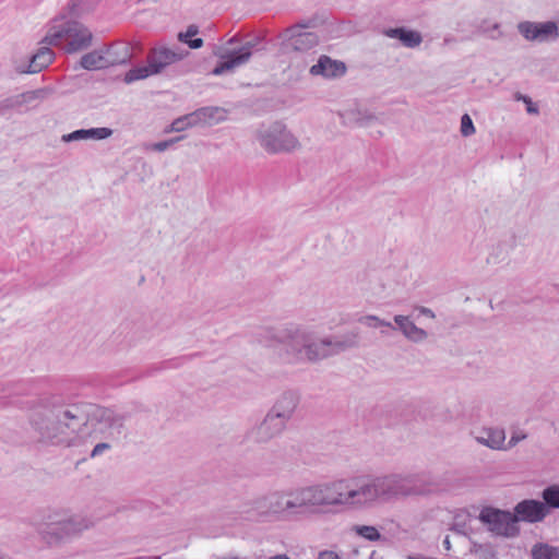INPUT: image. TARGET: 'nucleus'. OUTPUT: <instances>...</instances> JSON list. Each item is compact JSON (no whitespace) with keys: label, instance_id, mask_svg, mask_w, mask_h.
<instances>
[{"label":"nucleus","instance_id":"1","mask_svg":"<svg viewBox=\"0 0 559 559\" xmlns=\"http://www.w3.org/2000/svg\"><path fill=\"white\" fill-rule=\"evenodd\" d=\"M390 483L386 478L369 479L366 477H355L348 480H337L322 485V490L328 506H361L389 495Z\"/></svg>","mask_w":559,"mask_h":559},{"label":"nucleus","instance_id":"2","mask_svg":"<svg viewBox=\"0 0 559 559\" xmlns=\"http://www.w3.org/2000/svg\"><path fill=\"white\" fill-rule=\"evenodd\" d=\"M92 33L78 22L67 21L64 17L53 20L43 43L51 46H62L67 52H75L91 45Z\"/></svg>","mask_w":559,"mask_h":559},{"label":"nucleus","instance_id":"3","mask_svg":"<svg viewBox=\"0 0 559 559\" xmlns=\"http://www.w3.org/2000/svg\"><path fill=\"white\" fill-rule=\"evenodd\" d=\"M188 52L180 49H170L166 46H157L150 50L147 64L135 67L124 75V81L131 83L160 73L166 67L182 60Z\"/></svg>","mask_w":559,"mask_h":559},{"label":"nucleus","instance_id":"4","mask_svg":"<svg viewBox=\"0 0 559 559\" xmlns=\"http://www.w3.org/2000/svg\"><path fill=\"white\" fill-rule=\"evenodd\" d=\"M276 511H285L300 508L325 507L326 501L322 486L302 488L281 498Z\"/></svg>","mask_w":559,"mask_h":559},{"label":"nucleus","instance_id":"5","mask_svg":"<svg viewBox=\"0 0 559 559\" xmlns=\"http://www.w3.org/2000/svg\"><path fill=\"white\" fill-rule=\"evenodd\" d=\"M480 520L489 525L491 532L502 536H513L518 532L516 518L510 512L484 509Z\"/></svg>","mask_w":559,"mask_h":559},{"label":"nucleus","instance_id":"6","mask_svg":"<svg viewBox=\"0 0 559 559\" xmlns=\"http://www.w3.org/2000/svg\"><path fill=\"white\" fill-rule=\"evenodd\" d=\"M521 34L530 40H546L558 36V27L555 22L532 23L524 22L519 25Z\"/></svg>","mask_w":559,"mask_h":559},{"label":"nucleus","instance_id":"7","mask_svg":"<svg viewBox=\"0 0 559 559\" xmlns=\"http://www.w3.org/2000/svg\"><path fill=\"white\" fill-rule=\"evenodd\" d=\"M265 150L276 153L282 151H292L297 146L295 136L285 129H281L275 133L266 134L262 140Z\"/></svg>","mask_w":559,"mask_h":559},{"label":"nucleus","instance_id":"8","mask_svg":"<svg viewBox=\"0 0 559 559\" xmlns=\"http://www.w3.org/2000/svg\"><path fill=\"white\" fill-rule=\"evenodd\" d=\"M251 57V45L248 44L237 51H231L222 56L224 59L212 71L214 75H221L224 72L231 71L249 61Z\"/></svg>","mask_w":559,"mask_h":559},{"label":"nucleus","instance_id":"9","mask_svg":"<svg viewBox=\"0 0 559 559\" xmlns=\"http://www.w3.org/2000/svg\"><path fill=\"white\" fill-rule=\"evenodd\" d=\"M548 510L545 504L536 500H524L515 507V518L527 522L542 521Z\"/></svg>","mask_w":559,"mask_h":559},{"label":"nucleus","instance_id":"10","mask_svg":"<svg viewBox=\"0 0 559 559\" xmlns=\"http://www.w3.org/2000/svg\"><path fill=\"white\" fill-rule=\"evenodd\" d=\"M346 66L342 61L333 60L328 56L320 57L317 64L310 68L312 75H322L324 78H337L344 75Z\"/></svg>","mask_w":559,"mask_h":559},{"label":"nucleus","instance_id":"11","mask_svg":"<svg viewBox=\"0 0 559 559\" xmlns=\"http://www.w3.org/2000/svg\"><path fill=\"white\" fill-rule=\"evenodd\" d=\"M53 59V51L48 47H43L32 57L27 72L38 73L47 68Z\"/></svg>","mask_w":559,"mask_h":559},{"label":"nucleus","instance_id":"12","mask_svg":"<svg viewBox=\"0 0 559 559\" xmlns=\"http://www.w3.org/2000/svg\"><path fill=\"white\" fill-rule=\"evenodd\" d=\"M80 531L81 527H79V525L74 523L72 520L58 522L52 524V527L47 533L49 536H47L46 538L48 543H51L52 536H56V539H59L75 534Z\"/></svg>","mask_w":559,"mask_h":559},{"label":"nucleus","instance_id":"13","mask_svg":"<svg viewBox=\"0 0 559 559\" xmlns=\"http://www.w3.org/2000/svg\"><path fill=\"white\" fill-rule=\"evenodd\" d=\"M111 61L99 51H92L81 58V67L86 70H98L107 68Z\"/></svg>","mask_w":559,"mask_h":559},{"label":"nucleus","instance_id":"14","mask_svg":"<svg viewBox=\"0 0 559 559\" xmlns=\"http://www.w3.org/2000/svg\"><path fill=\"white\" fill-rule=\"evenodd\" d=\"M386 35L392 38H399L407 47H416L421 43L419 33L404 28H391L386 32Z\"/></svg>","mask_w":559,"mask_h":559},{"label":"nucleus","instance_id":"15","mask_svg":"<svg viewBox=\"0 0 559 559\" xmlns=\"http://www.w3.org/2000/svg\"><path fill=\"white\" fill-rule=\"evenodd\" d=\"M478 440L491 449H503L506 435L501 429H488Z\"/></svg>","mask_w":559,"mask_h":559},{"label":"nucleus","instance_id":"16","mask_svg":"<svg viewBox=\"0 0 559 559\" xmlns=\"http://www.w3.org/2000/svg\"><path fill=\"white\" fill-rule=\"evenodd\" d=\"M395 322L400 325V328L403 330L404 334L414 341L423 340L426 336V333L424 330L418 329L412 321L408 320V318L403 316H396Z\"/></svg>","mask_w":559,"mask_h":559},{"label":"nucleus","instance_id":"17","mask_svg":"<svg viewBox=\"0 0 559 559\" xmlns=\"http://www.w3.org/2000/svg\"><path fill=\"white\" fill-rule=\"evenodd\" d=\"M533 559H559V548L548 544H537L532 549Z\"/></svg>","mask_w":559,"mask_h":559},{"label":"nucleus","instance_id":"18","mask_svg":"<svg viewBox=\"0 0 559 559\" xmlns=\"http://www.w3.org/2000/svg\"><path fill=\"white\" fill-rule=\"evenodd\" d=\"M199 33V28L195 25H190L185 33L178 34V39L185 44H187L192 49H198L203 46V39L194 38L191 39Z\"/></svg>","mask_w":559,"mask_h":559},{"label":"nucleus","instance_id":"19","mask_svg":"<svg viewBox=\"0 0 559 559\" xmlns=\"http://www.w3.org/2000/svg\"><path fill=\"white\" fill-rule=\"evenodd\" d=\"M316 350L312 348L313 345H309L306 347V356L309 360H317L320 358H323L331 353H333L332 344L331 343H322L320 345H314Z\"/></svg>","mask_w":559,"mask_h":559},{"label":"nucleus","instance_id":"20","mask_svg":"<svg viewBox=\"0 0 559 559\" xmlns=\"http://www.w3.org/2000/svg\"><path fill=\"white\" fill-rule=\"evenodd\" d=\"M90 134L95 135L98 139H105L111 134V131L107 128H98V129H92V130H79L73 132L70 135V139H83L88 136Z\"/></svg>","mask_w":559,"mask_h":559},{"label":"nucleus","instance_id":"21","mask_svg":"<svg viewBox=\"0 0 559 559\" xmlns=\"http://www.w3.org/2000/svg\"><path fill=\"white\" fill-rule=\"evenodd\" d=\"M545 502L552 508H559V485L546 488L543 492Z\"/></svg>","mask_w":559,"mask_h":559},{"label":"nucleus","instance_id":"22","mask_svg":"<svg viewBox=\"0 0 559 559\" xmlns=\"http://www.w3.org/2000/svg\"><path fill=\"white\" fill-rule=\"evenodd\" d=\"M283 427V416L281 414L269 415L261 426V430L266 432L271 428H276L280 431Z\"/></svg>","mask_w":559,"mask_h":559},{"label":"nucleus","instance_id":"23","mask_svg":"<svg viewBox=\"0 0 559 559\" xmlns=\"http://www.w3.org/2000/svg\"><path fill=\"white\" fill-rule=\"evenodd\" d=\"M357 533L360 536H362L369 540H377L380 538V534H379L378 530L373 526H367V525L360 526L357 528Z\"/></svg>","mask_w":559,"mask_h":559},{"label":"nucleus","instance_id":"24","mask_svg":"<svg viewBox=\"0 0 559 559\" xmlns=\"http://www.w3.org/2000/svg\"><path fill=\"white\" fill-rule=\"evenodd\" d=\"M461 132L464 136H468L475 132V128L471 117L465 114L461 119Z\"/></svg>","mask_w":559,"mask_h":559},{"label":"nucleus","instance_id":"25","mask_svg":"<svg viewBox=\"0 0 559 559\" xmlns=\"http://www.w3.org/2000/svg\"><path fill=\"white\" fill-rule=\"evenodd\" d=\"M179 140H180V138L162 141V142L154 143V144L150 145L147 148L152 150V151L163 152Z\"/></svg>","mask_w":559,"mask_h":559},{"label":"nucleus","instance_id":"26","mask_svg":"<svg viewBox=\"0 0 559 559\" xmlns=\"http://www.w3.org/2000/svg\"><path fill=\"white\" fill-rule=\"evenodd\" d=\"M307 43L309 45L316 44V36L311 33L299 34L294 43L295 47L298 48V44Z\"/></svg>","mask_w":559,"mask_h":559},{"label":"nucleus","instance_id":"27","mask_svg":"<svg viewBox=\"0 0 559 559\" xmlns=\"http://www.w3.org/2000/svg\"><path fill=\"white\" fill-rule=\"evenodd\" d=\"M187 122H186V119L183 118H179V119H176L169 127L168 130H166V132H173V131H182L187 128Z\"/></svg>","mask_w":559,"mask_h":559},{"label":"nucleus","instance_id":"28","mask_svg":"<svg viewBox=\"0 0 559 559\" xmlns=\"http://www.w3.org/2000/svg\"><path fill=\"white\" fill-rule=\"evenodd\" d=\"M518 99H522L527 105V112L537 114V107L532 103V100L527 96H520Z\"/></svg>","mask_w":559,"mask_h":559},{"label":"nucleus","instance_id":"29","mask_svg":"<svg viewBox=\"0 0 559 559\" xmlns=\"http://www.w3.org/2000/svg\"><path fill=\"white\" fill-rule=\"evenodd\" d=\"M109 444L107 443H98L92 451V456H96L100 454L104 450L108 449Z\"/></svg>","mask_w":559,"mask_h":559},{"label":"nucleus","instance_id":"30","mask_svg":"<svg viewBox=\"0 0 559 559\" xmlns=\"http://www.w3.org/2000/svg\"><path fill=\"white\" fill-rule=\"evenodd\" d=\"M523 438H524V436H523V437H521V438H516V439L512 438V439L510 440V442H509V447L514 445L519 440H521V439H523Z\"/></svg>","mask_w":559,"mask_h":559},{"label":"nucleus","instance_id":"31","mask_svg":"<svg viewBox=\"0 0 559 559\" xmlns=\"http://www.w3.org/2000/svg\"><path fill=\"white\" fill-rule=\"evenodd\" d=\"M271 559H289L287 556H284V555H280V556H275Z\"/></svg>","mask_w":559,"mask_h":559},{"label":"nucleus","instance_id":"32","mask_svg":"<svg viewBox=\"0 0 559 559\" xmlns=\"http://www.w3.org/2000/svg\"><path fill=\"white\" fill-rule=\"evenodd\" d=\"M423 312L427 316L433 317L432 312L429 309H423Z\"/></svg>","mask_w":559,"mask_h":559},{"label":"nucleus","instance_id":"33","mask_svg":"<svg viewBox=\"0 0 559 559\" xmlns=\"http://www.w3.org/2000/svg\"><path fill=\"white\" fill-rule=\"evenodd\" d=\"M444 545H445L447 549H449V548H450V542H449V539H448V538H445V540H444Z\"/></svg>","mask_w":559,"mask_h":559},{"label":"nucleus","instance_id":"34","mask_svg":"<svg viewBox=\"0 0 559 559\" xmlns=\"http://www.w3.org/2000/svg\"><path fill=\"white\" fill-rule=\"evenodd\" d=\"M294 28L287 29V33H294Z\"/></svg>","mask_w":559,"mask_h":559},{"label":"nucleus","instance_id":"35","mask_svg":"<svg viewBox=\"0 0 559 559\" xmlns=\"http://www.w3.org/2000/svg\"><path fill=\"white\" fill-rule=\"evenodd\" d=\"M147 559H160L159 557H152V558H147Z\"/></svg>","mask_w":559,"mask_h":559}]
</instances>
